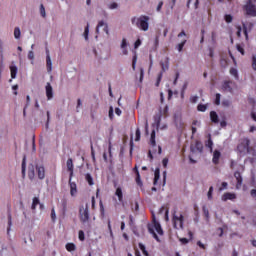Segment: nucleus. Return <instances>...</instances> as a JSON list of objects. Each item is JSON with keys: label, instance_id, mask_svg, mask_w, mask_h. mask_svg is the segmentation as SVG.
<instances>
[{"label": "nucleus", "instance_id": "1", "mask_svg": "<svg viewBox=\"0 0 256 256\" xmlns=\"http://www.w3.org/2000/svg\"><path fill=\"white\" fill-rule=\"evenodd\" d=\"M148 231L153 235L154 238H156L157 241H159L158 235H163V229L161 228V224L157 222L155 219V215H153V221L152 223L148 224Z\"/></svg>", "mask_w": 256, "mask_h": 256}, {"label": "nucleus", "instance_id": "2", "mask_svg": "<svg viewBox=\"0 0 256 256\" xmlns=\"http://www.w3.org/2000/svg\"><path fill=\"white\" fill-rule=\"evenodd\" d=\"M136 22V26L141 31H149V16H140L139 18H132V23Z\"/></svg>", "mask_w": 256, "mask_h": 256}, {"label": "nucleus", "instance_id": "3", "mask_svg": "<svg viewBox=\"0 0 256 256\" xmlns=\"http://www.w3.org/2000/svg\"><path fill=\"white\" fill-rule=\"evenodd\" d=\"M79 217L82 223H88L89 221V204L81 206L79 209Z\"/></svg>", "mask_w": 256, "mask_h": 256}, {"label": "nucleus", "instance_id": "4", "mask_svg": "<svg viewBox=\"0 0 256 256\" xmlns=\"http://www.w3.org/2000/svg\"><path fill=\"white\" fill-rule=\"evenodd\" d=\"M183 220H184L183 214H180L178 216L174 212L173 217H172V222H173L175 229H183Z\"/></svg>", "mask_w": 256, "mask_h": 256}, {"label": "nucleus", "instance_id": "5", "mask_svg": "<svg viewBox=\"0 0 256 256\" xmlns=\"http://www.w3.org/2000/svg\"><path fill=\"white\" fill-rule=\"evenodd\" d=\"M245 15H248L249 17H256V8L255 5H252L251 2H248L244 6Z\"/></svg>", "mask_w": 256, "mask_h": 256}, {"label": "nucleus", "instance_id": "6", "mask_svg": "<svg viewBox=\"0 0 256 256\" xmlns=\"http://www.w3.org/2000/svg\"><path fill=\"white\" fill-rule=\"evenodd\" d=\"M47 56H46V67L48 73H51L53 71V62L51 61V55H49V50H46Z\"/></svg>", "mask_w": 256, "mask_h": 256}, {"label": "nucleus", "instance_id": "7", "mask_svg": "<svg viewBox=\"0 0 256 256\" xmlns=\"http://www.w3.org/2000/svg\"><path fill=\"white\" fill-rule=\"evenodd\" d=\"M240 153H249V140H245L242 144L238 146Z\"/></svg>", "mask_w": 256, "mask_h": 256}, {"label": "nucleus", "instance_id": "8", "mask_svg": "<svg viewBox=\"0 0 256 256\" xmlns=\"http://www.w3.org/2000/svg\"><path fill=\"white\" fill-rule=\"evenodd\" d=\"M235 199H237V195H235V193L227 192L222 195V201H233Z\"/></svg>", "mask_w": 256, "mask_h": 256}, {"label": "nucleus", "instance_id": "9", "mask_svg": "<svg viewBox=\"0 0 256 256\" xmlns=\"http://www.w3.org/2000/svg\"><path fill=\"white\" fill-rule=\"evenodd\" d=\"M46 97L48 99V101H50V99L53 97V86H51V83H47L46 84Z\"/></svg>", "mask_w": 256, "mask_h": 256}, {"label": "nucleus", "instance_id": "10", "mask_svg": "<svg viewBox=\"0 0 256 256\" xmlns=\"http://www.w3.org/2000/svg\"><path fill=\"white\" fill-rule=\"evenodd\" d=\"M191 151L192 153H201L203 151V144H201L200 142H196L195 146H191Z\"/></svg>", "mask_w": 256, "mask_h": 256}, {"label": "nucleus", "instance_id": "11", "mask_svg": "<svg viewBox=\"0 0 256 256\" xmlns=\"http://www.w3.org/2000/svg\"><path fill=\"white\" fill-rule=\"evenodd\" d=\"M69 184H70V194L72 197H75V195L77 194V184H75V182H71V178L69 180Z\"/></svg>", "mask_w": 256, "mask_h": 256}, {"label": "nucleus", "instance_id": "12", "mask_svg": "<svg viewBox=\"0 0 256 256\" xmlns=\"http://www.w3.org/2000/svg\"><path fill=\"white\" fill-rule=\"evenodd\" d=\"M234 177L237 181L236 187H237V189H239L241 187V185H243V178L241 177V173L235 172Z\"/></svg>", "mask_w": 256, "mask_h": 256}, {"label": "nucleus", "instance_id": "13", "mask_svg": "<svg viewBox=\"0 0 256 256\" xmlns=\"http://www.w3.org/2000/svg\"><path fill=\"white\" fill-rule=\"evenodd\" d=\"M37 205H40V209H43V204H41V202L39 201L38 197H34L33 198V202H32V206H31V210L35 211Z\"/></svg>", "mask_w": 256, "mask_h": 256}, {"label": "nucleus", "instance_id": "14", "mask_svg": "<svg viewBox=\"0 0 256 256\" xmlns=\"http://www.w3.org/2000/svg\"><path fill=\"white\" fill-rule=\"evenodd\" d=\"M37 173L39 179H45V168L43 166H37Z\"/></svg>", "mask_w": 256, "mask_h": 256}, {"label": "nucleus", "instance_id": "15", "mask_svg": "<svg viewBox=\"0 0 256 256\" xmlns=\"http://www.w3.org/2000/svg\"><path fill=\"white\" fill-rule=\"evenodd\" d=\"M68 171H70V179L73 177V159L69 158L66 162Z\"/></svg>", "mask_w": 256, "mask_h": 256}, {"label": "nucleus", "instance_id": "16", "mask_svg": "<svg viewBox=\"0 0 256 256\" xmlns=\"http://www.w3.org/2000/svg\"><path fill=\"white\" fill-rule=\"evenodd\" d=\"M220 157H221V152L215 150L214 154H213V159H212V161H213V163H215V165H217V163H219Z\"/></svg>", "mask_w": 256, "mask_h": 256}, {"label": "nucleus", "instance_id": "17", "mask_svg": "<svg viewBox=\"0 0 256 256\" xmlns=\"http://www.w3.org/2000/svg\"><path fill=\"white\" fill-rule=\"evenodd\" d=\"M210 119L212 123H219V116L217 115V112L215 111L210 112Z\"/></svg>", "mask_w": 256, "mask_h": 256}, {"label": "nucleus", "instance_id": "18", "mask_svg": "<svg viewBox=\"0 0 256 256\" xmlns=\"http://www.w3.org/2000/svg\"><path fill=\"white\" fill-rule=\"evenodd\" d=\"M10 75L11 79H15L17 77V66H10Z\"/></svg>", "mask_w": 256, "mask_h": 256}, {"label": "nucleus", "instance_id": "19", "mask_svg": "<svg viewBox=\"0 0 256 256\" xmlns=\"http://www.w3.org/2000/svg\"><path fill=\"white\" fill-rule=\"evenodd\" d=\"M159 179H160V170H159V168H156V170L154 172V182H153V184L157 185V182L159 181Z\"/></svg>", "mask_w": 256, "mask_h": 256}, {"label": "nucleus", "instance_id": "20", "mask_svg": "<svg viewBox=\"0 0 256 256\" xmlns=\"http://www.w3.org/2000/svg\"><path fill=\"white\" fill-rule=\"evenodd\" d=\"M28 59L31 61V65H34V63H35V52H33V50H30L28 52Z\"/></svg>", "mask_w": 256, "mask_h": 256}, {"label": "nucleus", "instance_id": "21", "mask_svg": "<svg viewBox=\"0 0 256 256\" xmlns=\"http://www.w3.org/2000/svg\"><path fill=\"white\" fill-rule=\"evenodd\" d=\"M40 15L43 19H47V12L45 11V6L40 4Z\"/></svg>", "mask_w": 256, "mask_h": 256}, {"label": "nucleus", "instance_id": "22", "mask_svg": "<svg viewBox=\"0 0 256 256\" xmlns=\"http://www.w3.org/2000/svg\"><path fill=\"white\" fill-rule=\"evenodd\" d=\"M14 37L15 39H21V29L19 27L14 28Z\"/></svg>", "mask_w": 256, "mask_h": 256}, {"label": "nucleus", "instance_id": "23", "mask_svg": "<svg viewBox=\"0 0 256 256\" xmlns=\"http://www.w3.org/2000/svg\"><path fill=\"white\" fill-rule=\"evenodd\" d=\"M29 179H35V167L31 166L29 167Z\"/></svg>", "mask_w": 256, "mask_h": 256}, {"label": "nucleus", "instance_id": "24", "mask_svg": "<svg viewBox=\"0 0 256 256\" xmlns=\"http://www.w3.org/2000/svg\"><path fill=\"white\" fill-rule=\"evenodd\" d=\"M66 249L71 252V251H75L77 249V246H75V244L73 243H67L66 244Z\"/></svg>", "mask_w": 256, "mask_h": 256}, {"label": "nucleus", "instance_id": "25", "mask_svg": "<svg viewBox=\"0 0 256 256\" xmlns=\"http://www.w3.org/2000/svg\"><path fill=\"white\" fill-rule=\"evenodd\" d=\"M85 179H86L88 185H94L93 177L91 176V174H89V173L86 174V175H85Z\"/></svg>", "mask_w": 256, "mask_h": 256}, {"label": "nucleus", "instance_id": "26", "mask_svg": "<svg viewBox=\"0 0 256 256\" xmlns=\"http://www.w3.org/2000/svg\"><path fill=\"white\" fill-rule=\"evenodd\" d=\"M115 194L117 195L119 201H123V191L121 190V188H117Z\"/></svg>", "mask_w": 256, "mask_h": 256}, {"label": "nucleus", "instance_id": "27", "mask_svg": "<svg viewBox=\"0 0 256 256\" xmlns=\"http://www.w3.org/2000/svg\"><path fill=\"white\" fill-rule=\"evenodd\" d=\"M197 109H198V111H201L202 113H205V111H207V105H205V104H199V105L197 106Z\"/></svg>", "mask_w": 256, "mask_h": 256}, {"label": "nucleus", "instance_id": "28", "mask_svg": "<svg viewBox=\"0 0 256 256\" xmlns=\"http://www.w3.org/2000/svg\"><path fill=\"white\" fill-rule=\"evenodd\" d=\"M108 8L109 9H119V4L117 2H112L110 4H108Z\"/></svg>", "mask_w": 256, "mask_h": 256}, {"label": "nucleus", "instance_id": "29", "mask_svg": "<svg viewBox=\"0 0 256 256\" xmlns=\"http://www.w3.org/2000/svg\"><path fill=\"white\" fill-rule=\"evenodd\" d=\"M150 141H151L152 147H155V145H156V142H155V130H153L152 133H151Z\"/></svg>", "mask_w": 256, "mask_h": 256}, {"label": "nucleus", "instance_id": "30", "mask_svg": "<svg viewBox=\"0 0 256 256\" xmlns=\"http://www.w3.org/2000/svg\"><path fill=\"white\" fill-rule=\"evenodd\" d=\"M186 43H187V40H184L180 44L177 45L179 53H181V51H183V47H185Z\"/></svg>", "mask_w": 256, "mask_h": 256}, {"label": "nucleus", "instance_id": "31", "mask_svg": "<svg viewBox=\"0 0 256 256\" xmlns=\"http://www.w3.org/2000/svg\"><path fill=\"white\" fill-rule=\"evenodd\" d=\"M139 247H140V249H141L143 255L149 256V252H147V250L145 249V245H143V244L140 243V244H139Z\"/></svg>", "mask_w": 256, "mask_h": 256}, {"label": "nucleus", "instance_id": "32", "mask_svg": "<svg viewBox=\"0 0 256 256\" xmlns=\"http://www.w3.org/2000/svg\"><path fill=\"white\" fill-rule=\"evenodd\" d=\"M100 213L102 217H105V206H103V201H100Z\"/></svg>", "mask_w": 256, "mask_h": 256}, {"label": "nucleus", "instance_id": "33", "mask_svg": "<svg viewBox=\"0 0 256 256\" xmlns=\"http://www.w3.org/2000/svg\"><path fill=\"white\" fill-rule=\"evenodd\" d=\"M203 214L206 217V220L209 221V209L207 207H203Z\"/></svg>", "mask_w": 256, "mask_h": 256}, {"label": "nucleus", "instance_id": "34", "mask_svg": "<svg viewBox=\"0 0 256 256\" xmlns=\"http://www.w3.org/2000/svg\"><path fill=\"white\" fill-rule=\"evenodd\" d=\"M230 75H233V77H236V78L239 77V74H238V72H237V69H235V68H231V69H230Z\"/></svg>", "mask_w": 256, "mask_h": 256}, {"label": "nucleus", "instance_id": "35", "mask_svg": "<svg viewBox=\"0 0 256 256\" xmlns=\"http://www.w3.org/2000/svg\"><path fill=\"white\" fill-rule=\"evenodd\" d=\"M135 141H141V130L139 128L136 129Z\"/></svg>", "mask_w": 256, "mask_h": 256}, {"label": "nucleus", "instance_id": "36", "mask_svg": "<svg viewBox=\"0 0 256 256\" xmlns=\"http://www.w3.org/2000/svg\"><path fill=\"white\" fill-rule=\"evenodd\" d=\"M84 37L86 40L89 39V24H87V26L85 27Z\"/></svg>", "mask_w": 256, "mask_h": 256}, {"label": "nucleus", "instance_id": "37", "mask_svg": "<svg viewBox=\"0 0 256 256\" xmlns=\"http://www.w3.org/2000/svg\"><path fill=\"white\" fill-rule=\"evenodd\" d=\"M78 237L80 241H85V232H83V230H80L78 233Z\"/></svg>", "mask_w": 256, "mask_h": 256}, {"label": "nucleus", "instance_id": "38", "mask_svg": "<svg viewBox=\"0 0 256 256\" xmlns=\"http://www.w3.org/2000/svg\"><path fill=\"white\" fill-rule=\"evenodd\" d=\"M144 75H145V70L143 68H140V78H139L140 83H143Z\"/></svg>", "mask_w": 256, "mask_h": 256}, {"label": "nucleus", "instance_id": "39", "mask_svg": "<svg viewBox=\"0 0 256 256\" xmlns=\"http://www.w3.org/2000/svg\"><path fill=\"white\" fill-rule=\"evenodd\" d=\"M163 78V72H161L159 75H158V78H157V81H156V87H159V84L161 83V79Z\"/></svg>", "mask_w": 256, "mask_h": 256}, {"label": "nucleus", "instance_id": "40", "mask_svg": "<svg viewBox=\"0 0 256 256\" xmlns=\"http://www.w3.org/2000/svg\"><path fill=\"white\" fill-rule=\"evenodd\" d=\"M215 104L216 105L221 104V94H216Z\"/></svg>", "mask_w": 256, "mask_h": 256}, {"label": "nucleus", "instance_id": "41", "mask_svg": "<svg viewBox=\"0 0 256 256\" xmlns=\"http://www.w3.org/2000/svg\"><path fill=\"white\" fill-rule=\"evenodd\" d=\"M132 211H139V203L135 202L134 204H132Z\"/></svg>", "mask_w": 256, "mask_h": 256}, {"label": "nucleus", "instance_id": "42", "mask_svg": "<svg viewBox=\"0 0 256 256\" xmlns=\"http://www.w3.org/2000/svg\"><path fill=\"white\" fill-rule=\"evenodd\" d=\"M252 68L256 71V54L252 57Z\"/></svg>", "mask_w": 256, "mask_h": 256}, {"label": "nucleus", "instance_id": "43", "mask_svg": "<svg viewBox=\"0 0 256 256\" xmlns=\"http://www.w3.org/2000/svg\"><path fill=\"white\" fill-rule=\"evenodd\" d=\"M243 33L246 37V40L249 39V34L247 33V26L245 24H243Z\"/></svg>", "mask_w": 256, "mask_h": 256}, {"label": "nucleus", "instance_id": "44", "mask_svg": "<svg viewBox=\"0 0 256 256\" xmlns=\"http://www.w3.org/2000/svg\"><path fill=\"white\" fill-rule=\"evenodd\" d=\"M225 21H226V23H231V21H233V16H231V15H226V16H225Z\"/></svg>", "mask_w": 256, "mask_h": 256}, {"label": "nucleus", "instance_id": "45", "mask_svg": "<svg viewBox=\"0 0 256 256\" xmlns=\"http://www.w3.org/2000/svg\"><path fill=\"white\" fill-rule=\"evenodd\" d=\"M237 51H239L241 55H245V50L243 49V47H241V45H237Z\"/></svg>", "mask_w": 256, "mask_h": 256}, {"label": "nucleus", "instance_id": "46", "mask_svg": "<svg viewBox=\"0 0 256 256\" xmlns=\"http://www.w3.org/2000/svg\"><path fill=\"white\" fill-rule=\"evenodd\" d=\"M125 48H127V39L124 38L121 43V49H125Z\"/></svg>", "mask_w": 256, "mask_h": 256}, {"label": "nucleus", "instance_id": "47", "mask_svg": "<svg viewBox=\"0 0 256 256\" xmlns=\"http://www.w3.org/2000/svg\"><path fill=\"white\" fill-rule=\"evenodd\" d=\"M168 163H169V158H164L162 160L163 167L167 168Z\"/></svg>", "mask_w": 256, "mask_h": 256}, {"label": "nucleus", "instance_id": "48", "mask_svg": "<svg viewBox=\"0 0 256 256\" xmlns=\"http://www.w3.org/2000/svg\"><path fill=\"white\" fill-rule=\"evenodd\" d=\"M104 25H105V22L100 21V22L98 23L97 28H96V33H99V27H104Z\"/></svg>", "mask_w": 256, "mask_h": 256}, {"label": "nucleus", "instance_id": "49", "mask_svg": "<svg viewBox=\"0 0 256 256\" xmlns=\"http://www.w3.org/2000/svg\"><path fill=\"white\" fill-rule=\"evenodd\" d=\"M51 219L52 221H55V219H57V215L55 214V209H52L51 211Z\"/></svg>", "mask_w": 256, "mask_h": 256}, {"label": "nucleus", "instance_id": "50", "mask_svg": "<svg viewBox=\"0 0 256 256\" xmlns=\"http://www.w3.org/2000/svg\"><path fill=\"white\" fill-rule=\"evenodd\" d=\"M31 105V96L27 95L26 96V107H29Z\"/></svg>", "mask_w": 256, "mask_h": 256}, {"label": "nucleus", "instance_id": "51", "mask_svg": "<svg viewBox=\"0 0 256 256\" xmlns=\"http://www.w3.org/2000/svg\"><path fill=\"white\" fill-rule=\"evenodd\" d=\"M198 100H199V97H198V96H192V97L190 98L191 103H197Z\"/></svg>", "mask_w": 256, "mask_h": 256}, {"label": "nucleus", "instance_id": "52", "mask_svg": "<svg viewBox=\"0 0 256 256\" xmlns=\"http://www.w3.org/2000/svg\"><path fill=\"white\" fill-rule=\"evenodd\" d=\"M108 115L110 119H113V106H110Z\"/></svg>", "mask_w": 256, "mask_h": 256}, {"label": "nucleus", "instance_id": "53", "mask_svg": "<svg viewBox=\"0 0 256 256\" xmlns=\"http://www.w3.org/2000/svg\"><path fill=\"white\" fill-rule=\"evenodd\" d=\"M180 242L182 245H187V243H189V240L187 238H180Z\"/></svg>", "mask_w": 256, "mask_h": 256}, {"label": "nucleus", "instance_id": "54", "mask_svg": "<svg viewBox=\"0 0 256 256\" xmlns=\"http://www.w3.org/2000/svg\"><path fill=\"white\" fill-rule=\"evenodd\" d=\"M140 45H141V40L138 39V40L134 43V49H138Z\"/></svg>", "mask_w": 256, "mask_h": 256}, {"label": "nucleus", "instance_id": "55", "mask_svg": "<svg viewBox=\"0 0 256 256\" xmlns=\"http://www.w3.org/2000/svg\"><path fill=\"white\" fill-rule=\"evenodd\" d=\"M136 183H137L138 185H141V176L139 175V171H137Z\"/></svg>", "mask_w": 256, "mask_h": 256}, {"label": "nucleus", "instance_id": "56", "mask_svg": "<svg viewBox=\"0 0 256 256\" xmlns=\"http://www.w3.org/2000/svg\"><path fill=\"white\" fill-rule=\"evenodd\" d=\"M22 175L25 176V157L23 158V161H22Z\"/></svg>", "mask_w": 256, "mask_h": 256}, {"label": "nucleus", "instance_id": "57", "mask_svg": "<svg viewBox=\"0 0 256 256\" xmlns=\"http://www.w3.org/2000/svg\"><path fill=\"white\" fill-rule=\"evenodd\" d=\"M162 7H163V1H160L159 3H158V6H157V8H156V11H161V9H162Z\"/></svg>", "mask_w": 256, "mask_h": 256}, {"label": "nucleus", "instance_id": "58", "mask_svg": "<svg viewBox=\"0 0 256 256\" xmlns=\"http://www.w3.org/2000/svg\"><path fill=\"white\" fill-rule=\"evenodd\" d=\"M165 221H169V208H166L165 211Z\"/></svg>", "mask_w": 256, "mask_h": 256}, {"label": "nucleus", "instance_id": "59", "mask_svg": "<svg viewBox=\"0 0 256 256\" xmlns=\"http://www.w3.org/2000/svg\"><path fill=\"white\" fill-rule=\"evenodd\" d=\"M222 105H224V107H229L231 105V102L229 100L223 101Z\"/></svg>", "mask_w": 256, "mask_h": 256}, {"label": "nucleus", "instance_id": "60", "mask_svg": "<svg viewBox=\"0 0 256 256\" xmlns=\"http://www.w3.org/2000/svg\"><path fill=\"white\" fill-rule=\"evenodd\" d=\"M227 185V182H223L222 187L219 188V191H223V189H226Z\"/></svg>", "mask_w": 256, "mask_h": 256}, {"label": "nucleus", "instance_id": "61", "mask_svg": "<svg viewBox=\"0 0 256 256\" xmlns=\"http://www.w3.org/2000/svg\"><path fill=\"white\" fill-rule=\"evenodd\" d=\"M161 67H162V71H167V69H169V65H166L161 63Z\"/></svg>", "mask_w": 256, "mask_h": 256}, {"label": "nucleus", "instance_id": "62", "mask_svg": "<svg viewBox=\"0 0 256 256\" xmlns=\"http://www.w3.org/2000/svg\"><path fill=\"white\" fill-rule=\"evenodd\" d=\"M237 32H236V35H237V37H241V26H238L237 27Z\"/></svg>", "mask_w": 256, "mask_h": 256}, {"label": "nucleus", "instance_id": "63", "mask_svg": "<svg viewBox=\"0 0 256 256\" xmlns=\"http://www.w3.org/2000/svg\"><path fill=\"white\" fill-rule=\"evenodd\" d=\"M185 35H187L185 33V30H182L179 34H178V37H185Z\"/></svg>", "mask_w": 256, "mask_h": 256}, {"label": "nucleus", "instance_id": "64", "mask_svg": "<svg viewBox=\"0 0 256 256\" xmlns=\"http://www.w3.org/2000/svg\"><path fill=\"white\" fill-rule=\"evenodd\" d=\"M197 245L201 247V249H205V245L201 243V241L197 242Z\"/></svg>", "mask_w": 256, "mask_h": 256}]
</instances>
